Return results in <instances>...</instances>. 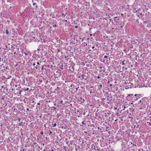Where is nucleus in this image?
<instances>
[{"label":"nucleus","mask_w":151,"mask_h":151,"mask_svg":"<svg viewBox=\"0 0 151 151\" xmlns=\"http://www.w3.org/2000/svg\"><path fill=\"white\" fill-rule=\"evenodd\" d=\"M126 108L125 106H124V108Z\"/></svg>","instance_id":"nucleus-57"},{"label":"nucleus","mask_w":151,"mask_h":151,"mask_svg":"<svg viewBox=\"0 0 151 151\" xmlns=\"http://www.w3.org/2000/svg\"><path fill=\"white\" fill-rule=\"evenodd\" d=\"M109 151H111L110 150H109Z\"/></svg>","instance_id":"nucleus-63"},{"label":"nucleus","mask_w":151,"mask_h":151,"mask_svg":"<svg viewBox=\"0 0 151 151\" xmlns=\"http://www.w3.org/2000/svg\"><path fill=\"white\" fill-rule=\"evenodd\" d=\"M100 142L98 143L95 142V151H102V149L100 148V147H101Z\"/></svg>","instance_id":"nucleus-5"},{"label":"nucleus","mask_w":151,"mask_h":151,"mask_svg":"<svg viewBox=\"0 0 151 151\" xmlns=\"http://www.w3.org/2000/svg\"><path fill=\"white\" fill-rule=\"evenodd\" d=\"M97 109H98L97 108H96L95 109V111H97Z\"/></svg>","instance_id":"nucleus-35"},{"label":"nucleus","mask_w":151,"mask_h":151,"mask_svg":"<svg viewBox=\"0 0 151 151\" xmlns=\"http://www.w3.org/2000/svg\"><path fill=\"white\" fill-rule=\"evenodd\" d=\"M75 28H78V27H77V26H75Z\"/></svg>","instance_id":"nucleus-51"},{"label":"nucleus","mask_w":151,"mask_h":151,"mask_svg":"<svg viewBox=\"0 0 151 151\" xmlns=\"http://www.w3.org/2000/svg\"><path fill=\"white\" fill-rule=\"evenodd\" d=\"M32 38L34 39H35V37H33H33H32Z\"/></svg>","instance_id":"nucleus-46"},{"label":"nucleus","mask_w":151,"mask_h":151,"mask_svg":"<svg viewBox=\"0 0 151 151\" xmlns=\"http://www.w3.org/2000/svg\"><path fill=\"white\" fill-rule=\"evenodd\" d=\"M147 99H146V98H142L141 99L142 100V103H145V102H146V100Z\"/></svg>","instance_id":"nucleus-15"},{"label":"nucleus","mask_w":151,"mask_h":151,"mask_svg":"<svg viewBox=\"0 0 151 151\" xmlns=\"http://www.w3.org/2000/svg\"><path fill=\"white\" fill-rule=\"evenodd\" d=\"M21 151H26L25 150H24V149H23Z\"/></svg>","instance_id":"nucleus-44"},{"label":"nucleus","mask_w":151,"mask_h":151,"mask_svg":"<svg viewBox=\"0 0 151 151\" xmlns=\"http://www.w3.org/2000/svg\"><path fill=\"white\" fill-rule=\"evenodd\" d=\"M110 81L109 80H108L107 81V83H109L110 82Z\"/></svg>","instance_id":"nucleus-39"},{"label":"nucleus","mask_w":151,"mask_h":151,"mask_svg":"<svg viewBox=\"0 0 151 151\" xmlns=\"http://www.w3.org/2000/svg\"><path fill=\"white\" fill-rule=\"evenodd\" d=\"M17 85H16V87H17Z\"/></svg>","instance_id":"nucleus-61"},{"label":"nucleus","mask_w":151,"mask_h":151,"mask_svg":"<svg viewBox=\"0 0 151 151\" xmlns=\"http://www.w3.org/2000/svg\"><path fill=\"white\" fill-rule=\"evenodd\" d=\"M102 100L100 97H99V96L98 97L97 96H96L95 95V103L97 104L100 103L101 104Z\"/></svg>","instance_id":"nucleus-8"},{"label":"nucleus","mask_w":151,"mask_h":151,"mask_svg":"<svg viewBox=\"0 0 151 151\" xmlns=\"http://www.w3.org/2000/svg\"><path fill=\"white\" fill-rule=\"evenodd\" d=\"M57 25H55L54 26H54L55 27H57Z\"/></svg>","instance_id":"nucleus-50"},{"label":"nucleus","mask_w":151,"mask_h":151,"mask_svg":"<svg viewBox=\"0 0 151 151\" xmlns=\"http://www.w3.org/2000/svg\"><path fill=\"white\" fill-rule=\"evenodd\" d=\"M97 137H98V138L99 137V135H97Z\"/></svg>","instance_id":"nucleus-55"},{"label":"nucleus","mask_w":151,"mask_h":151,"mask_svg":"<svg viewBox=\"0 0 151 151\" xmlns=\"http://www.w3.org/2000/svg\"><path fill=\"white\" fill-rule=\"evenodd\" d=\"M140 14V15H142V13H140V14Z\"/></svg>","instance_id":"nucleus-56"},{"label":"nucleus","mask_w":151,"mask_h":151,"mask_svg":"<svg viewBox=\"0 0 151 151\" xmlns=\"http://www.w3.org/2000/svg\"><path fill=\"white\" fill-rule=\"evenodd\" d=\"M52 125H53V127H55L56 126V123H55L54 124H53V123L52 124Z\"/></svg>","instance_id":"nucleus-22"},{"label":"nucleus","mask_w":151,"mask_h":151,"mask_svg":"<svg viewBox=\"0 0 151 151\" xmlns=\"http://www.w3.org/2000/svg\"><path fill=\"white\" fill-rule=\"evenodd\" d=\"M102 83H103V82H102L101 83H99L98 84V85H99V87H99V88H100L101 87H102Z\"/></svg>","instance_id":"nucleus-18"},{"label":"nucleus","mask_w":151,"mask_h":151,"mask_svg":"<svg viewBox=\"0 0 151 151\" xmlns=\"http://www.w3.org/2000/svg\"><path fill=\"white\" fill-rule=\"evenodd\" d=\"M39 67V65H37V66L35 67V68H36V69H37Z\"/></svg>","instance_id":"nucleus-24"},{"label":"nucleus","mask_w":151,"mask_h":151,"mask_svg":"<svg viewBox=\"0 0 151 151\" xmlns=\"http://www.w3.org/2000/svg\"><path fill=\"white\" fill-rule=\"evenodd\" d=\"M139 95L138 94H135L134 95L133 94H129L127 96V99L129 101L131 102H134L138 99L139 98Z\"/></svg>","instance_id":"nucleus-3"},{"label":"nucleus","mask_w":151,"mask_h":151,"mask_svg":"<svg viewBox=\"0 0 151 151\" xmlns=\"http://www.w3.org/2000/svg\"><path fill=\"white\" fill-rule=\"evenodd\" d=\"M96 134L97 135L96 136V137H95V142L96 141V140L98 141H101V138L99 137L98 138L97 137V133H96V132H95V134Z\"/></svg>","instance_id":"nucleus-13"},{"label":"nucleus","mask_w":151,"mask_h":151,"mask_svg":"<svg viewBox=\"0 0 151 151\" xmlns=\"http://www.w3.org/2000/svg\"><path fill=\"white\" fill-rule=\"evenodd\" d=\"M140 10V9L139 8V9H138L137 10H136V12H137L139 10Z\"/></svg>","instance_id":"nucleus-34"},{"label":"nucleus","mask_w":151,"mask_h":151,"mask_svg":"<svg viewBox=\"0 0 151 151\" xmlns=\"http://www.w3.org/2000/svg\"><path fill=\"white\" fill-rule=\"evenodd\" d=\"M35 62L33 64V65L34 66L35 65Z\"/></svg>","instance_id":"nucleus-38"},{"label":"nucleus","mask_w":151,"mask_h":151,"mask_svg":"<svg viewBox=\"0 0 151 151\" xmlns=\"http://www.w3.org/2000/svg\"><path fill=\"white\" fill-rule=\"evenodd\" d=\"M1 57H0V60H1Z\"/></svg>","instance_id":"nucleus-60"},{"label":"nucleus","mask_w":151,"mask_h":151,"mask_svg":"<svg viewBox=\"0 0 151 151\" xmlns=\"http://www.w3.org/2000/svg\"><path fill=\"white\" fill-rule=\"evenodd\" d=\"M102 68V66H100L99 65H98V68L99 69H100L101 70V69Z\"/></svg>","instance_id":"nucleus-20"},{"label":"nucleus","mask_w":151,"mask_h":151,"mask_svg":"<svg viewBox=\"0 0 151 151\" xmlns=\"http://www.w3.org/2000/svg\"><path fill=\"white\" fill-rule=\"evenodd\" d=\"M95 63L96 64V65H95V67H96V68H95V69H96V68L97 70L100 71V70L98 68V65H99V61L97 60H96V62H95Z\"/></svg>","instance_id":"nucleus-11"},{"label":"nucleus","mask_w":151,"mask_h":151,"mask_svg":"<svg viewBox=\"0 0 151 151\" xmlns=\"http://www.w3.org/2000/svg\"><path fill=\"white\" fill-rule=\"evenodd\" d=\"M37 104H38V105H40V103H37Z\"/></svg>","instance_id":"nucleus-49"},{"label":"nucleus","mask_w":151,"mask_h":151,"mask_svg":"<svg viewBox=\"0 0 151 151\" xmlns=\"http://www.w3.org/2000/svg\"><path fill=\"white\" fill-rule=\"evenodd\" d=\"M82 124H86V122L85 121H84L83 122H82Z\"/></svg>","instance_id":"nucleus-23"},{"label":"nucleus","mask_w":151,"mask_h":151,"mask_svg":"<svg viewBox=\"0 0 151 151\" xmlns=\"http://www.w3.org/2000/svg\"><path fill=\"white\" fill-rule=\"evenodd\" d=\"M143 23L144 24H145V23H147L148 22H147V21H143Z\"/></svg>","instance_id":"nucleus-27"},{"label":"nucleus","mask_w":151,"mask_h":151,"mask_svg":"<svg viewBox=\"0 0 151 151\" xmlns=\"http://www.w3.org/2000/svg\"><path fill=\"white\" fill-rule=\"evenodd\" d=\"M51 151H54L53 149H51L50 150Z\"/></svg>","instance_id":"nucleus-47"},{"label":"nucleus","mask_w":151,"mask_h":151,"mask_svg":"<svg viewBox=\"0 0 151 151\" xmlns=\"http://www.w3.org/2000/svg\"><path fill=\"white\" fill-rule=\"evenodd\" d=\"M34 41L35 42H36L37 41V40L35 39V40H34Z\"/></svg>","instance_id":"nucleus-41"},{"label":"nucleus","mask_w":151,"mask_h":151,"mask_svg":"<svg viewBox=\"0 0 151 151\" xmlns=\"http://www.w3.org/2000/svg\"><path fill=\"white\" fill-rule=\"evenodd\" d=\"M24 54L25 55H27V54L26 52H24Z\"/></svg>","instance_id":"nucleus-33"},{"label":"nucleus","mask_w":151,"mask_h":151,"mask_svg":"<svg viewBox=\"0 0 151 151\" xmlns=\"http://www.w3.org/2000/svg\"><path fill=\"white\" fill-rule=\"evenodd\" d=\"M94 47H93H93H92V48H94Z\"/></svg>","instance_id":"nucleus-59"},{"label":"nucleus","mask_w":151,"mask_h":151,"mask_svg":"<svg viewBox=\"0 0 151 151\" xmlns=\"http://www.w3.org/2000/svg\"><path fill=\"white\" fill-rule=\"evenodd\" d=\"M6 33L7 35H8L9 33V31H8L7 29L6 30Z\"/></svg>","instance_id":"nucleus-19"},{"label":"nucleus","mask_w":151,"mask_h":151,"mask_svg":"<svg viewBox=\"0 0 151 151\" xmlns=\"http://www.w3.org/2000/svg\"><path fill=\"white\" fill-rule=\"evenodd\" d=\"M101 119L96 120L95 122V132L96 131L97 132V134H98L99 135L100 133L102 131V130L103 127H101L102 121Z\"/></svg>","instance_id":"nucleus-2"},{"label":"nucleus","mask_w":151,"mask_h":151,"mask_svg":"<svg viewBox=\"0 0 151 151\" xmlns=\"http://www.w3.org/2000/svg\"><path fill=\"white\" fill-rule=\"evenodd\" d=\"M122 15H123V14H121Z\"/></svg>","instance_id":"nucleus-62"},{"label":"nucleus","mask_w":151,"mask_h":151,"mask_svg":"<svg viewBox=\"0 0 151 151\" xmlns=\"http://www.w3.org/2000/svg\"><path fill=\"white\" fill-rule=\"evenodd\" d=\"M9 22H10L9 20H7V23H8V24H9Z\"/></svg>","instance_id":"nucleus-31"},{"label":"nucleus","mask_w":151,"mask_h":151,"mask_svg":"<svg viewBox=\"0 0 151 151\" xmlns=\"http://www.w3.org/2000/svg\"><path fill=\"white\" fill-rule=\"evenodd\" d=\"M37 65H39V62H37Z\"/></svg>","instance_id":"nucleus-42"},{"label":"nucleus","mask_w":151,"mask_h":151,"mask_svg":"<svg viewBox=\"0 0 151 151\" xmlns=\"http://www.w3.org/2000/svg\"><path fill=\"white\" fill-rule=\"evenodd\" d=\"M149 115H151V113H150Z\"/></svg>","instance_id":"nucleus-52"},{"label":"nucleus","mask_w":151,"mask_h":151,"mask_svg":"<svg viewBox=\"0 0 151 151\" xmlns=\"http://www.w3.org/2000/svg\"><path fill=\"white\" fill-rule=\"evenodd\" d=\"M21 124H21V123H19V126L21 125Z\"/></svg>","instance_id":"nucleus-43"},{"label":"nucleus","mask_w":151,"mask_h":151,"mask_svg":"<svg viewBox=\"0 0 151 151\" xmlns=\"http://www.w3.org/2000/svg\"><path fill=\"white\" fill-rule=\"evenodd\" d=\"M147 102H145V103H142L140 105L141 108H146V106H147Z\"/></svg>","instance_id":"nucleus-10"},{"label":"nucleus","mask_w":151,"mask_h":151,"mask_svg":"<svg viewBox=\"0 0 151 151\" xmlns=\"http://www.w3.org/2000/svg\"><path fill=\"white\" fill-rule=\"evenodd\" d=\"M124 61H123V63H122V64H123V65H124Z\"/></svg>","instance_id":"nucleus-45"},{"label":"nucleus","mask_w":151,"mask_h":151,"mask_svg":"<svg viewBox=\"0 0 151 151\" xmlns=\"http://www.w3.org/2000/svg\"><path fill=\"white\" fill-rule=\"evenodd\" d=\"M122 134L121 133H118L116 137H115V139L116 141L120 140L121 139Z\"/></svg>","instance_id":"nucleus-9"},{"label":"nucleus","mask_w":151,"mask_h":151,"mask_svg":"<svg viewBox=\"0 0 151 151\" xmlns=\"http://www.w3.org/2000/svg\"><path fill=\"white\" fill-rule=\"evenodd\" d=\"M36 4V3H33V5H35Z\"/></svg>","instance_id":"nucleus-40"},{"label":"nucleus","mask_w":151,"mask_h":151,"mask_svg":"<svg viewBox=\"0 0 151 151\" xmlns=\"http://www.w3.org/2000/svg\"><path fill=\"white\" fill-rule=\"evenodd\" d=\"M108 56H106V55H105L104 56V58H108Z\"/></svg>","instance_id":"nucleus-28"},{"label":"nucleus","mask_w":151,"mask_h":151,"mask_svg":"<svg viewBox=\"0 0 151 151\" xmlns=\"http://www.w3.org/2000/svg\"><path fill=\"white\" fill-rule=\"evenodd\" d=\"M43 69V66L42 67V70Z\"/></svg>","instance_id":"nucleus-54"},{"label":"nucleus","mask_w":151,"mask_h":151,"mask_svg":"<svg viewBox=\"0 0 151 151\" xmlns=\"http://www.w3.org/2000/svg\"><path fill=\"white\" fill-rule=\"evenodd\" d=\"M137 17H139V15H137Z\"/></svg>","instance_id":"nucleus-58"},{"label":"nucleus","mask_w":151,"mask_h":151,"mask_svg":"<svg viewBox=\"0 0 151 151\" xmlns=\"http://www.w3.org/2000/svg\"><path fill=\"white\" fill-rule=\"evenodd\" d=\"M96 78L95 80V82L96 83H97L98 87H99L98 84L100 83H101L103 81V78L101 77H100L99 76H96Z\"/></svg>","instance_id":"nucleus-6"},{"label":"nucleus","mask_w":151,"mask_h":151,"mask_svg":"<svg viewBox=\"0 0 151 151\" xmlns=\"http://www.w3.org/2000/svg\"><path fill=\"white\" fill-rule=\"evenodd\" d=\"M29 90V88H27L26 89H24V91H27Z\"/></svg>","instance_id":"nucleus-26"},{"label":"nucleus","mask_w":151,"mask_h":151,"mask_svg":"<svg viewBox=\"0 0 151 151\" xmlns=\"http://www.w3.org/2000/svg\"><path fill=\"white\" fill-rule=\"evenodd\" d=\"M109 85L110 86V87H111L112 86V83H110Z\"/></svg>","instance_id":"nucleus-37"},{"label":"nucleus","mask_w":151,"mask_h":151,"mask_svg":"<svg viewBox=\"0 0 151 151\" xmlns=\"http://www.w3.org/2000/svg\"><path fill=\"white\" fill-rule=\"evenodd\" d=\"M95 55H96V56H98L97 55V52H96V51H97V50H95Z\"/></svg>","instance_id":"nucleus-25"},{"label":"nucleus","mask_w":151,"mask_h":151,"mask_svg":"<svg viewBox=\"0 0 151 151\" xmlns=\"http://www.w3.org/2000/svg\"><path fill=\"white\" fill-rule=\"evenodd\" d=\"M37 6L36 5V8H37Z\"/></svg>","instance_id":"nucleus-53"},{"label":"nucleus","mask_w":151,"mask_h":151,"mask_svg":"<svg viewBox=\"0 0 151 151\" xmlns=\"http://www.w3.org/2000/svg\"><path fill=\"white\" fill-rule=\"evenodd\" d=\"M117 18V17H114V20L115 21H116V19Z\"/></svg>","instance_id":"nucleus-29"},{"label":"nucleus","mask_w":151,"mask_h":151,"mask_svg":"<svg viewBox=\"0 0 151 151\" xmlns=\"http://www.w3.org/2000/svg\"><path fill=\"white\" fill-rule=\"evenodd\" d=\"M52 133V132L51 131H50V134H51Z\"/></svg>","instance_id":"nucleus-48"},{"label":"nucleus","mask_w":151,"mask_h":151,"mask_svg":"<svg viewBox=\"0 0 151 151\" xmlns=\"http://www.w3.org/2000/svg\"><path fill=\"white\" fill-rule=\"evenodd\" d=\"M86 77H87L86 76V75L84 74H83L81 76V78L82 79H85V80H86Z\"/></svg>","instance_id":"nucleus-16"},{"label":"nucleus","mask_w":151,"mask_h":151,"mask_svg":"<svg viewBox=\"0 0 151 151\" xmlns=\"http://www.w3.org/2000/svg\"><path fill=\"white\" fill-rule=\"evenodd\" d=\"M40 134H43V132H41L40 133Z\"/></svg>","instance_id":"nucleus-36"},{"label":"nucleus","mask_w":151,"mask_h":151,"mask_svg":"<svg viewBox=\"0 0 151 151\" xmlns=\"http://www.w3.org/2000/svg\"><path fill=\"white\" fill-rule=\"evenodd\" d=\"M99 109H97V111H96V113H95V118H96V120H100V119H101V114L99 113V112L98 111Z\"/></svg>","instance_id":"nucleus-7"},{"label":"nucleus","mask_w":151,"mask_h":151,"mask_svg":"<svg viewBox=\"0 0 151 151\" xmlns=\"http://www.w3.org/2000/svg\"><path fill=\"white\" fill-rule=\"evenodd\" d=\"M60 103H62L63 102V100H60Z\"/></svg>","instance_id":"nucleus-30"},{"label":"nucleus","mask_w":151,"mask_h":151,"mask_svg":"<svg viewBox=\"0 0 151 151\" xmlns=\"http://www.w3.org/2000/svg\"><path fill=\"white\" fill-rule=\"evenodd\" d=\"M95 44L96 45V47H95V50H97V51H96V52H97V55H98V56H96L95 55V59H98L100 61L101 58V54L100 52H99L98 51V49H99V48H101L99 42H96V43H95Z\"/></svg>","instance_id":"nucleus-4"},{"label":"nucleus","mask_w":151,"mask_h":151,"mask_svg":"<svg viewBox=\"0 0 151 151\" xmlns=\"http://www.w3.org/2000/svg\"><path fill=\"white\" fill-rule=\"evenodd\" d=\"M109 101V100L107 99L104 101V103L105 104V103H108V104H110L111 101Z\"/></svg>","instance_id":"nucleus-17"},{"label":"nucleus","mask_w":151,"mask_h":151,"mask_svg":"<svg viewBox=\"0 0 151 151\" xmlns=\"http://www.w3.org/2000/svg\"><path fill=\"white\" fill-rule=\"evenodd\" d=\"M101 31L100 25L99 24L95 25V31H96L95 32V36H96V41L99 40L100 42H101L100 40L101 39Z\"/></svg>","instance_id":"nucleus-1"},{"label":"nucleus","mask_w":151,"mask_h":151,"mask_svg":"<svg viewBox=\"0 0 151 151\" xmlns=\"http://www.w3.org/2000/svg\"><path fill=\"white\" fill-rule=\"evenodd\" d=\"M102 99V100H101V102H103V100H105V99H104H104Z\"/></svg>","instance_id":"nucleus-32"},{"label":"nucleus","mask_w":151,"mask_h":151,"mask_svg":"<svg viewBox=\"0 0 151 151\" xmlns=\"http://www.w3.org/2000/svg\"><path fill=\"white\" fill-rule=\"evenodd\" d=\"M142 100L141 99L139 101V102L138 103V104H140V105H141V104H142Z\"/></svg>","instance_id":"nucleus-21"},{"label":"nucleus","mask_w":151,"mask_h":151,"mask_svg":"<svg viewBox=\"0 0 151 151\" xmlns=\"http://www.w3.org/2000/svg\"><path fill=\"white\" fill-rule=\"evenodd\" d=\"M107 99H108L109 101H113L112 99V97L111 95H109L107 96Z\"/></svg>","instance_id":"nucleus-14"},{"label":"nucleus","mask_w":151,"mask_h":151,"mask_svg":"<svg viewBox=\"0 0 151 151\" xmlns=\"http://www.w3.org/2000/svg\"><path fill=\"white\" fill-rule=\"evenodd\" d=\"M123 147L121 150V151H127L128 150L127 148L126 147V145H124Z\"/></svg>","instance_id":"nucleus-12"}]
</instances>
